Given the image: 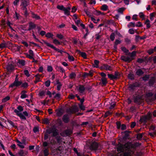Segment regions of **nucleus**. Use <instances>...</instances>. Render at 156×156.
<instances>
[{
	"mask_svg": "<svg viewBox=\"0 0 156 156\" xmlns=\"http://www.w3.org/2000/svg\"><path fill=\"white\" fill-rule=\"evenodd\" d=\"M136 146V144H133L129 142L124 144H119L117 147V150L120 152L118 153L117 155L112 154L109 156H132Z\"/></svg>",
	"mask_w": 156,
	"mask_h": 156,
	"instance_id": "f257e3e1",
	"label": "nucleus"
},
{
	"mask_svg": "<svg viewBox=\"0 0 156 156\" xmlns=\"http://www.w3.org/2000/svg\"><path fill=\"white\" fill-rule=\"evenodd\" d=\"M23 108L21 105L18 106L16 109L14 110V112L22 120H26V118L25 116H29V114L27 111H24L23 112V114L21 112L23 111Z\"/></svg>",
	"mask_w": 156,
	"mask_h": 156,
	"instance_id": "f03ea898",
	"label": "nucleus"
},
{
	"mask_svg": "<svg viewBox=\"0 0 156 156\" xmlns=\"http://www.w3.org/2000/svg\"><path fill=\"white\" fill-rule=\"evenodd\" d=\"M136 52L135 51H133L132 52H129L126 54L129 56L122 55L121 57L122 60L125 62H130L134 59V57L136 55Z\"/></svg>",
	"mask_w": 156,
	"mask_h": 156,
	"instance_id": "7ed1b4c3",
	"label": "nucleus"
},
{
	"mask_svg": "<svg viewBox=\"0 0 156 156\" xmlns=\"http://www.w3.org/2000/svg\"><path fill=\"white\" fill-rule=\"evenodd\" d=\"M28 5V2L26 0H23L21 1L20 5V9L21 10L23 11L24 15L25 16H27L28 15L27 8V6Z\"/></svg>",
	"mask_w": 156,
	"mask_h": 156,
	"instance_id": "20e7f679",
	"label": "nucleus"
},
{
	"mask_svg": "<svg viewBox=\"0 0 156 156\" xmlns=\"http://www.w3.org/2000/svg\"><path fill=\"white\" fill-rule=\"evenodd\" d=\"M22 82L20 81H19L17 75H16L15 80L14 82L9 85V87L13 88L14 87H18L22 84Z\"/></svg>",
	"mask_w": 156,
	"mask_h": 156,
	"instance_id": "39448f33",
	"label": "nucleus"
},
{
	"mask_svg": "<svg viewBox=\"0 0 156 156\" xmlns=\"http://www.w3.org/2000/svg\"><path fill=\"white\" fill-rule=\"evenodd\" d=\"M46 132L48 134L52 133V135L53 136H55L58 134L56 128L54 127L47 129L46 130Z\"/></svg>",
	"mask_w": 156,
	"mask_h": 156,
	"instance_id": "423d86ee",
	"label": "nucleus"
},
{
	"mask_svg": "<svg viewBox=\"0 0 156 156\" xmlns=\"http://www.w3.org/2000/svg\"><path fill=\"white\" fill-rule=\"evenodd\" d=\"M151 113L149 112L146 115L141 117L140 120L142 122H145L147 120H150L151 119Z\"/></svg>",
	"mask_w": 156,
	"mask_h": 156,
	"instance_id": "0eeeda50",
	"label": "nucleus"
},
{
	"mask_svg": "<svg viewBox=\"0 0 156 156\" xmlns=\"http://www.w3.org/2000/svg\"><path fill=\"white\" fill-rule=\"evenodd\" d=\"M85 87L83 85H79L76 87V89L80 94H83L85 90Z\"/></svg>",
	"mask_w": 156,
	"mask_h": 156,
	"instance_id": "6e6552de",
	"label": "nucleus"
},
{
	"mask_svg": "<svg viewBox=\"0 0 156 156\" xmlns=\"http://www.w3.org/2000/svg\"><path fill=\"white\" fill-rule=\"evenodd\" d=\"M139 86L140 84L136 82L132 84H130L129 86V88L130 90H134L136 87H139Z\"/></svg>",
	"mask_w": 156,
	"mask_h": 156,
	"instance_id": "1a4fd4ad",
	"label": "nucleus"
},
{
	"mask_svg": "<svg viewBox=\"0 0 156 156\" xmlns=\"http://www.w3.org/2000/svg\"><path fill=\"white\" fill-rule=\"evenodd\" d=\"M45 44L47 46L53 49L54 50L58 51V52L62 53V52H63L62 50L57 49L53 45L49 43H45Z\"/></svg>",
	"mask_w": 156,
	"mask_h": 156,
	"instance_id": "9d476101",
	"label": "nucleus"
},
{
	"mask_svg": "<svg viewBox=\"0 0 156 156\" xmlns=\"http://www.w3.org/2000/svg\"><path fill=\"white\" fill-rule=\"evenodd\" d=\"M98 146V144L97 143L94 142L90 145V149L91 150L95 151L97 150Z\"/></svg>",
	"mask_w": 156,
	"mask_h": 156,
	"instance_id": "9b49d317",
	"label": "nucleus"
},
{
	"mask_svg": "<svg viewBox=\"0 0 156 156\" xmlns=\"http://www.w3.org/2000/svg\"><path fill=\"white\" fill-rule=\"evenodd\" d=\"M36 26V24L34 23L30 22L29 23V27L27 30H28L30 31L31 30L35 29Z\"/></svg>",
	"mask_w": 156,
	"mask_h": 156,
	"instance_id": "f8f14e48",
	"label": "nucleus"
},
{
	"mask_svg": "<svg viewBox=\"0 0 156 156\" xmlns=\"http://www.w3.org/2000/svg\"><path fill=\"white\" fill-rule=\"evenodd\" d=\"M27 93V91L23 90L21 92V96L20 98L22 99H24L28 97V95L26 94Z\"/></svg>",
	"mask_w": 156,
	"mask_h": 156,
	"instance_id": "ddd939ff",
	"label": "nucleus"
},
{
	"mask_svg": "<svg viewBox=\"0 0 156 156\" xmlns=\"http://www.w3.org/2000/svg\"><path fill=\"white\" fill-rule=\"evenodd\" d=\"M15 141L17 143V145L21 148L23 149L24 148V146L22 142H20L17 139H16Z\"/></svg>",
	"mask_w": 156,
	"mask_h": 156,
	"instance_id": "4468645a",
	"label": "nucleus"
},
{
	"mask_svg": "<svg viewBox=\"0 0 156 156\" xmlns=\"http://www.w3.org/2000/svg\"><path fill=\"white\" fill-rule=\"evenodd\" d=\"M6 69L8 71L10 72L14 70V67L12 64H9L7 66Z\"/></svg>",
	"mask_w": 156,
	"mask_h": 156,
	"instance_id": "2eb2a0df",
	"label": "nucleus"
},
{
	"mask_svg": "<svg viewBox=\"0 0 156 156\" xmlns=\"http://www.w3.org/2000/svg\"><path fill=\"white\" fill-rule=\"evenodd\" d=\"M62 120L64 122L68 123L69 122V118L68 115L67 114L64 115L63 116Z\"/></svg>",
	"mask_w": 156,
	"mask_h": 156,
	"instance_id": "dca6fc26",
	"label": "nucleus"
},
{
	"mask_svg": "<svg viewBox=\"0 0 156 156\" xmlns=\"http://www.w3.org/2000/svg\"><path fill=\"white\" fill-rule=\"evenodd\" d=\"M99 63V61L97 60H95L94 61V64L93 65V66L94 68H98L99 67L98 65Z\"/></svg>",
	"mask_w": 156,
	"mask_h": 156,
	"instance_id": "f3484780",
	"label": "nucleus"
},
{
	"mask_svg": "<svg viewBox=\"0 0 156 156\" xmlns=\"http://www.w3.org/2000/svg\"><path fill=\"white\" fill-rule=\"evenodd\" d=\"M76 111L74 108H70L67 110V112L69 113L73 114L75 113Z\"/></svg>",
	"mask_w": 156,
	"mask_h": 156,
	"instance_id": "a211bd4d",
	"label": "nucleus"
},
{
	"mask_svg": "<svg viewBox=\"0 0 156 156\" xmlns=\"http://www.w3.org/2000/svg\"><path fill=\"white\" fill-rule=\"evenodd\" d=\"M70 9L71 8L70 7H68L66 8H65L64 10H63L65 14L67 15H69L70 14Z\"/></svg>",
	"mask_w": 156,
	"mask_h": 156,
	"instance_id": "6ab92c4d",
	"label": "nucleus"
},
{
	"mask_svg": "<svg viewBox=\"0 0 156 156\" xmlns=\"http://www.w3.org/2000/svg\"><path fill=\"white\" fill-rule=\"evenodd\" d=\"M64 133H65V136H68L72 133V131L69 129H68L64 132Z\"/></svg>",
	"mask_w": 156,
	"mask_h": 156,
	"instance_id": "aec40b11",
	"label": "nucleus"
},
{
	"mask_svg": "<svg viewBox=\"0 0 156 156\" xmlns=\"http://www.w3.org/2000/svg\"><path fill=\"white\" fill-rule=\"evenodd\" d=\"M54 140L51 139L50 141V143H48L47 142H44L43 143V146L44 147H47L49 144H52V143L54 142Z\"/></svg>",
	"mask_w": 156,
	"mask_h": 156,
	"instance_id": "412c9836",
	"label": "nucleus"
},
{
	"mask_svg": "<svg viewBox=\"0 0 156 156\" xmlns=\"http://www.w3.org/2000/svg\"><path fill=\"white\" fill-rule=\"evenodd\" d=\"M144 73V72L140 69H137L136 72V74L138 76H141Z\"/></svg>",
	"mask_w": 156,
	"mask_h": 156,
	"instance_id": "4be33fe9",
	"label": "nucleus"
},
{
	"mask_svg": "<svg viewBox=\"0 0 156 156\" xmlns=\"http://www.w3.org/2000/svg\"><path fill=\"white\" fill-rule=\"evenodd\" d=\"M104 69L106 70H112V67L107 65L104 64L103 65Z\"/></svg>",
	"mask_w": 156,
	"mask_h": 156,
	"instance_id": "5701e85b",
	"label": "nucleus"
},
{
	"mask_svg": "<svg viewBox=\"0 0 156 156\" xmlns=\"http://www.w3.org/2000/svg\"><path fill=\"white\" fill-rule=\"evenodd\" d=\"M18 63L20 66H24L25 64V62L24 60L19 59L18 61Z\"/></svg>",
	"mask_w": 156,
	"mask_h": 156,
	"instance_id": "b1692460",
	"label": "nucleus"
},
{
	"mask_svg": "<svg viewBox=\"0 0 156 156\" xmlns=\"http://www.w3.org/2000/svg\"><path fill=\"white\" fill-rule=\"evenodd\" d=\"M101 80L103 84V86H105L107 83V81L106 78H102Z\"/></svg>",
	"mask_w": 156,
	"mask_h": 156,
	"instance_id": "393cba45",
	"label": "nucleus"
},
{
	"mask_svg": "<svg viewBox=\"0 0 156 156\" xmlns=\"http://www.w3.org/2000/svg\"><path fill=\"white\" fill-rule=\"evenodd\" d=\"M40 75L39 74H37L35 76L36 78L35 80L34 81V83H37L40 80Z\"/></svg>",
	"mask_w": 156,
	"mask_h": 156,
	"instance_id": "a878e982",
	"label": "nucleus"
},
{
	"mask_svg": "<svg viewBox=\"0 0 156 156\" xmlns=\"http://www.w3.org/2000/svg\"><path fill=\"white\" fill-rule=\"evenodd\" d=\"M68 55V59L70 62L73 61L74 60V58L73 56L70 55L67 53H66Z\"/></svg>",
	"mask_w": 156,
	"mask_h": 156,
	"instance_id": "bb28decb",
	"label": "nucleus"
},
{
	"mask_svg": "<svg viewBox=\"0 0 156 156\" xmlns=\"http://www.w3.org/2000/svg\"><path fill=\"white\" fill-rule=\"evenodd\" d=\"M155 80V79L154 77H152L149 80V83L150 86L153 85Z\"/></svg>",
	"mask_w": 156,
	"mask_h": 156,
	"instance_id": "cd10ccee",
	"label": "nucleus"
},
{
	"mask_svg": "<svg viewBox=\"0 0 156 156\" xmlns=\"http://www.w3.org/2000/svg\"><path fill=\"white\" fill-rule=\"evenodd\" d=\"M50 123L49 119L47 118H45L43 120L42 123L45 124H49Z\"/></svg>",
	"mask_w": 156,
	"mask_h": 156,
	"instance_id": "c85d7f7f",
	"label": "nucleus"
},
{
	"mask_svg": "<svg viewBox=\"0 0 156 156\" xmlns=\"http://www.w3.org/2000/svg\"><path fill=\"white\" fill-rule=\"evenodd\" d=\"M76 74L74 72H72L69 75V77L70 79H73L75 78L76 76Z\"/></svg>",
	"mask_w": 156,
	"mask_h": 156,
	"instance_id": "c756f323",
	"label": "nucleus"
},
{
	"mask_svg": "<svg viewBox=\"0 0 156 156\" xmlns=\"http://www.w3.org/2000/svg\"><path fill=\"white\" fill-rule=\"evenodd\" d=\"M58 70L62 73H65V70L61 66L57 67Z\"/></svg>",
	"mask_w": 156,
	"mask_h": 156,
	"instance_id": "7c9ffc66",
	"label": "nucleus"
},
{
	"mask_svg": "<svg viewBox=\"0 0 156 156\" xmlns=\"http://www.w3.org/2000/svg\"><path fill=\"white\" fill-rule=\"evenodd\" d=\"M145 23L147 27V28H149L151 27L150 24V22L149 20L147 19Z\"/></svg>",
	"mask_w": 156,
	"mask_h": 156,
	"instance_id": "2f4dec72",
	"label": "nucleus"
},
{
	"mask_svg": "<svg viewBox=\"0 0 156 156\" xmlns=\"http://www.w3.org/2000/svg\"><path fill=\"white\" fill-rule=\"evenodd\" d=\"M144 134V133H139L137 135V138L138 140H141L142 138L143 135Z\"/></svg>",
	"mask_w": 156,
	"mask_h": 156,
	"instance_id": "473e14b6",
	"label": "nucleus"
},
{
	"mask_svg": "<svg viewBox=\"0 0 156 156\" xmlns=\"http://www.w3.org/2000/svg\"><path fill=\"white\" fill-rule=\"evenodd\" d=\"M21 87L24 88H27L28 87V84L27 82L22 83Z\"/></svg>",
	"mask_w": 156,
	"mask_h": 156,
	"instance_id": "72a5a7b5",
	"label": "nucleus"
},
{
	"mask_svg": "<svg viewBox=\"0 0 156 156\" xmlns=\"http://www.w3.org/2000/svg\"><path fill=\"white\" fill-rule=\"evenodd\" d=\"M45 92L44 90H42L39 92L38 94V95L41 97H42L45 95Z\"/></svg>",
	"mask_w": 156,
	"mask_h": 156,
	"instance_id": "f704fd0d",
	"label": "nucleus"
},
{
	"mask_svg": "<svg viewBox=\"0 0 156 156\" xmlns=\"http://www.w3.org/2000/svg\"><path fill=\"white\" fill-rule=\"evenodd\" d=\"M57 8L58 9H59L62 11H63L65 8L64 7V6L63 5H58L57 6Z\"/></svg>",
	"mask_w": 156,
	"mask_h": 156,
	"instance_id": "c9c22d12",
	"label": "nucleus"
},
{
	"mask_svg": "<svg viewBox=\"0 0 156 156\" xmlns=\"http://www.w3.org/2000/svg\"><path fill=\"white\" fill-rule=\"evenodd\" d=\"M10 98L9 96H7L5 98H4L3 99H2V102L4 103L5 102L7 101H9L10 99Z\"/></svg>",
	"mask_w": 156,
	"mask_h": 156,
	"instance_id": "e433bc0d",
	"label": "nucleus"
},
{
	"mask_svg": "<svg viewBox=\"0 0 156 156\" xmlns=\"http://www.w3.org/2000/svg\"><path fill=\"white\" fill-rule=\"evenodd\" d=\"M115 77V80H116L119 78V77L120 74L119 73L117 72H115V75H114Z\"/></svg>",
	"mask_w": 156,
	"mask_h": 156,
	"instance_id": "4c0bfd02",
	"label": "nucleus"
},
{
	"mask_svg": "<svg viewBox=\"0 0 156 156\" xmlns=\"http://www.w3.org/2000/svg\"><path fill=\"white\" fill-rule=\"evenodd\" d=\"M44 156H48L49 154L48 150V149H45L44 150Z\"/></svg>",
	"mask_w": 156,
	"mask_h": 156,
	"instance_id": "58836bf2",
	"label": "nucleus"
},
{
	"mask_svg": "<svg viewBox=\"0 0 156 156\" xmlns=\"http://www.w3.org/2000/svg\"><path fill=\"white\" fill-rule=\"evenodd\" d=\"M52 67L50 66H48L47 67V70L48 72H52L53 70Z\"/></svg>",
	"mask_w": 156,
	"mask_h": 156,
	"instance_id": "ea45409f",
	"label": "nucleus"
},
{
	"mask_svg": "<svg viewBox=\"0 0 156 156\" xmlns=\"http://www.w3.org/2000/svg\"><path fill=\"white\" fill-rule=\"evenodd\" d=\"M61 94L59 93H57L56 94L54 98L58 100H60V99Z\"/></svg>",
	"mask_w": 156,
	"mask_h": 156,
	"instance_id": "a19ab883",
	"label": "nucleus"
},
{
	"mask_svg": "<svg viewBox=\"0 0 156 156\" xmlns=\"http://www.w3.org/2000/svg\"><path fill=\"white\" fill-rule=\"evenodd\" d=\"M110 37L111 40L112 41H113L115 38V34L114 33H112Z\"/></svg>",
	"mask_w": 156,
	"mask_h": 156,
	"instance_id": "79ce46f5",
	"label": "nucleus"
},
{
	"mask_svg": "<svg viewBox=\"0 0 156 156\" xmlns=\"http://www.w3.org/2000/svg\"><path fill=\"white\" fill-rule=\"evenodd\" d=\"M108 8V6L106 5H104L102 6L101 9L103 11H106Z\"/></svg>",
	"mask_w": 156,
	"mask_h": 156,
	"instance_id": "37998d69",
	"label": "nucleus"
},
{
	"mask_svg": "<svg viewBox=\"0 0 156 156\" xmlns=\"http://www.w3.org/2000/svg\"><path fill=\"white\" fill-rule=\"evenodd\" d=\"M53 36V35L50 33H47L46 35L45 36L48 38H50L51 37H52Z\"/></svg>",
	"mask_w": 156,
	"mask_h": 156,
	"instance_id": "c03bdc74",
	"label": "nucleus"
},
{
	"mask_svg": "<svg viewBox=\"0 0 156 156\" xmlns=\"http://www.w3.org/2000/svg\"><path fill=\"white\" fill-rule=\"evenodd\" d=\"M128 78L131 80H133L134 79V75L132 73H129L128 75Z\"/></svg>",
	"mask_w": 156,
	"mask_h": 156,
	"instance_id": "a18cd8bd",
	"label": "nucleus"
},
{
	"mask_svg": "<svg viewBox=\"0 0 156 156\" xmlns=\"http://www.w3.org/2000/svg\"><path fill=\"white\" fill-rule=\"evenodd\" d=\"M108 77L111 80H115V77L114 75L112 74H108Z\"/></svg>",
	"mask_w": 156,
	"mask_h": 156,
	"instance_id": "49530a36",
	"label": "nucleus"
},
{
	"mask_svg": "<svg viewBox=\"0 0 156 156\" xmlns=\"http://www.w3.org/2000/svg\"><path fill=\"white\" fill-rule=\"evenodd\" d=\"M128 27H134L135 26V24L133 22H130L127 25Z\"/></svg>",
	"mask_w": 156,
	"mask_h": 156,
	"instance_id": "de8ad7c7",
	"label": "nucleus"
},
{
	"mask_svg": "<svg viewBox=\"0 0 156 156\" xmlns=\"http://www.w3.org/2000/svg\"><path fill=\"white\" fill-rule=\"evenodd\" d=\"M80 55L84 59L87 58V55L85 52H80Z\"/></svg>",
	"mask_w": 156,
	"mask_h": 156,
	"instance_id": "09e8293b",
	"label": "nucleus"
},
{
	"mask_svg": "<svg viewBox=\"0 0 156 156\" xmlns=\"http://www.w3.org/2000/svg\"><path fill=\"white\" fill-rule=\"evenodd\" d=\"M15 15L14 16V18L16 20L19 19L20 16V15L17 13L16 12H15Z\"/></svg>",
	"mask_w": 156,
	"mask_h": 156,
	"instance_id": "8fccbe9b",
	"label": "nucleus"
},
{
	"mask_svg": "<svg viewBox=\"0 0 156 156\" xmlns=\"http://www.w3.org/2000/svg\"><path fill=\"white\" fill-rule=\"evenodd\" d=\"M122 50L125 53H128L129 52V50L127 49L125 47H122L121 48Z\"/></svg>",
	"mask_w": 156,
	"mask_h": 156,
	"instance_id": "3c124183",
	"label": "nucleus"
},
{
	"mask_svg": "<svg viewBox=\"0 0 156 156\" xmlns=\"http://www.w3.org/2000/svg\"><path fill=\"white\" fill-rule=\"evenodd\" d=\"M32 17L33 18H35L37 19H39L40 18L39 16L37 15L34 13L32 14Z\"/></svg>",
	"mask_w": 156,
	"mask_h": 156,
	"instance_id": "603ef678",
	"label": "nucleus"
},
{
	"mask_svg": "<svg viewBox=\"0 0 156 156\" xmlns=\"http://www.w3.org/2000/svg\"><path fill=\"white\" fill-rule=\"evenodd\" d=\"M124 10H125V8H120L118 10V12L119 13H123V11Z\"/></svg>",
	"mask_w": 156,
	"mask_h": 156,
	"instance_id": "864d4df0",
	"label": "nucleus"
},
{
	"mask_svg": "<svg viewBox=\"0 0 156 156\" xmlns=\"http://www.w3.org/2000/svg\"><path fill=\"white\" fill-rule=\"evenodd\" d=\"M50 81L49 80H48L45 81V84L46 87H48L50 85Z\"/></svg>",
	"mask_w": 156,
	"mask_h": 156,
	"instance_id": "5fc2aeb1",
	"label": "nucleus"
},
{
	"mask_svg": "<svg viewBox=\"0 0 156 156\" xmlns=\"http://www.w3.org/2000/svg\"><path fill=\"white\" fill-rule=\"evenodd\" d=\"M53 43L55 44H60V42L57 40L55 39L53 40Z\"/></svg>",
	"mask_w": 156,
	"mask_h": 156,
	"instance_id": "6e6d98bb",
	"label": "nucleus"
},
{
	"mask_svg": "<svg viewBox=\"0 0 156 156\" xmlns=\"http://www.w3.org/2000/svg\"><path fill=\"white\" fill-rule=\"evenodd\" d=\"M149 78V75H145L143 77V80H144L146 81Z\"/></svg>",
	"mask_w": 156,
	"mask_h": 156,
	"instance_id": "4d7b16f0",
	"label": "nucleus"
},
{
	"mask_svg": "<svg viewBox=\"0 0 156 156\" xmlns=\"http://www.w3.org/2000/svg\"><path fill=\"white\" fill-rule=\"evenodd\" d=\"M24 73L25 75H26L27 77L30 76V74L28 70H24Z\"/></svg>",
	"mask_w": 156,
	"mask_h": 156,
	"instance_id": "13d9d810",
	"label": "nucleus"
},
{
	"mask_svg": "<svg viewBox=\"0 0 156 156\" xmlns=\"http://www.w3.org/2000/svg\"><path fill=\"white\" fill-rule=\"evenodd\" d=\"M139 16L140 18L143 20L144 19L145 15L143 12H140L139 13Z\"/></svg>",
	"mask_w": 156,
	"mask_h": 156,
	"instance_id": "bf43d9fd",
	"label": "nucleus"
},
{
	"mask_svg": "<svg viewBox=\"0 0 156 156\" xmlns=\"http://www.w3.org/2000/svg\"><path fill=\"white\" fill-rule=\"evenodd\" d=\"M111 114L112 113L111 112H110L109 111H107L105 113L104 116L105 117H106L108 116L109 115H111Z\"/></svg>",
	"mask_w": 156,
	"mask_h": 156,
	"instance_id": "052dcab7",
	"label": "nucleus"
},
{
	"mask_svg": "<svg viewBox=\"0 0 156 156\" xmlns=\"http://www.w3.org/2000/svg\"><path fill=\"white\" fill-rule=\"evenodd\" d=\"M149 135L151 136H154L156 135V131H154L153 132L149 133Z\"/></svg>",
	"mask_w": 156,
	"mask_h": 156,
	"instance_id": "680f3d73",
	"label": "nucleus"
},
{
	"mask_svg": "<svg viewBox=\"0 0 156 156\" xmlns=\"http://www.w3.org/2000/svg\"><path fill=\"white\" fill-rule=\"evenodd\" d=\"M75 97V95H74L72 94H70L68 97L69 98L71 99H74Z\"/></svg>",
	"mask_w": 156,
	"mask_h": 156,
	"instance_id": "e2e57ef3",
	"label": "nucleus"
},
{
	"mask_svg": "<svg viewBox=\"0 0 156 156\" xmlns=\"http://www.w3.org/2000/svg\"><path fill=\"white\" fill-rule=\"evenodd\" d=\"M79 107L80 109L82 110H85V107L83 104H80L79 105Z\"/></svg>",
	"mask_w": 156,
	"mask_h": 156,
	"instance_id": "0e129e2a",
	"label": "nucleus"
},
{
	"mask_svg": "<svg viewBox=\"0 0 156 156\" xmlns=\"http://www.w3.org/2000/svg\"><path fill=\"white\" fill-rule=\"evenodd\" d=\"M121 43V41L118 40H116L115 41V47H116L117 45Z\"/></svg>",
	"mask_w": 156,
	"mask_h": 156,
	"instance_id": "69168bd1",
	"label": "nucleus"
},
{
	"mask_svg": "<svg viewBox=\"0 0 156 156\" xmlns=\"http://www.w3.org/2000/svg\"><path fill=\"white\" fill-rule=\"evenodd\" d=\"M154 50L153 49H151L148 51V53L150 55L153 53L154 52Z\"/></svg>",
	"mask_w": 156,
	"mask_h": 156,
	"instance_id": "338daca9",
	"label": "nucleus"
},
{
	"mask_svg": "<svg viewBox=\"0 0 156 156\" xmlns=\"http://www.w3.org/2000/svg\"><path fill=\"white\" fill-rule=\"evenodd\" d=\"M129 33L131 34H133L134 33V30L133 29H130L129 30Z\"/></svg>",
	"mask_w": 156,
	"mask_h": 156,
	"instance_id": "774afa93",
	"label": "nucleus"
}]
</instances>
